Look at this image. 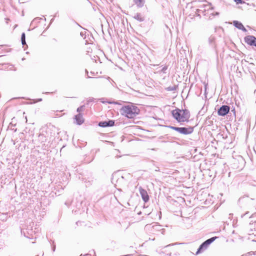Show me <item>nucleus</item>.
Segmentation results:
<instances>
[{"mask_svg": "<svg viewBox=\"0 0 256 256\" xmlns=\"http://www.w3.org/2000/svg\"><path fill=\"white\" fill-rule=\"evenodd\" d=\"M120 114L129 119H133L140 112V108L134 104L124 105L120 109Z\"/></svg>", "mask_w": 256, "mask_h": 256, "instance_id": "obj_1", "label": "nucleus"}, {"mask_svg": "<svg viewBox=\"0 0 256 256\" xmlns=\"http://www.w3.org/2000/svg\"><path fill=\"white\" fill-rule=\"evenodd\" d=\"M174 118L179 122H188L190 118L189 112L186 110L176 108L172 111Z\"/></svg>", "mask_w": 256, "mask_h": 256, "instance_id": "obj_2", "label": "nucleus"}, {"mask_svg": "<svg viewBox=\"0 0 256 256\" xmlns=\"http://www.w3.org/2000/svg\"><path fill=\"white\" fill-rule=\"evenodd\" d=\"M169 128L170 129H172L173 130H175L178 132H179L180 134H192L194 131V128L192 127H188V128H178V127H175L172 126H170Z\"/></svg>", "mask_w": 256, "mask_h": 256, "instance_id": "obj_3", "label": "nucleus"}, {"mask_svg": "<svg viewBox=\"0 0 256 256\" xmlns=\"http://www.w3.org/2000/svg\"><path fill=\"white\" fill-rule=\"evenodd\" d=\"M217 238L218 237L214 236L208 240H207L200 245L197 252V253L200 252L201 251L203 250H204L206 249L208 246L212 242H213L214 240H216Z\"/></svg>", "mask_w": 256, "mask_h": 256, "instance_id": "obj_4", "label": "nucleus"}, {"mask_svg": "<svg viewBox=\"0 0 256 256\" xmlns=\"http://www.w3.org/2000/svg\"><path fill=\"white\" fill-rule=\"evenodd\" d=\"M244 41L247 44L256 46V38L253 36H247L244 37Z\"/></svg>", "mask_w": 256, "mask_h": 256, "instance_id": "obj_5", "label": "nucleus"}, {"mask_svg": "<svg viewBox=\"0 0 256 256\" xmlns=\"http://www.w3.org/2000/svg\"><path fill=\"white\" fill-rule=\"evenodd\" d=\"M230 111V106L224 105L221 106L218 111V114L220 116H224L226 115Z\"/></svg>", "mask_w": 256, "mask_h": 256, "instance_id": "obj_6", "label": "nucleus"}, {"mask_svg": "<svg viewBox=\"0 0 256 256\" xmlns=\"http://www.w3.org/2000/svg\"><path fill=\"white\" fill-rule=\"evenodd\" d=\"M140 192L144 202H148L149 200V196L146 190L140 188Z\"/></svg>", "mask_w": 256, "mask_h": 256, "instance_id": "obj_7", "label": "nucleus"}, {"mask_svg": "<svg viewBox=\"0 0 256 256\" xmlns=\"http://www.w3.org/2000/svg\"><path fill=\"white\" fill-rule=\"evenodd\" d=\"M114 122L112 120H110L108 122H100L98 124V126L101 127L112 126L114 125Z\"/></svg>", "mask_w": 256, "mask_h": 256, "instance_id": "obj_8", "label": "nucleus"}, {"mask_svg": "<svg viewBox=\"0 0 256 256\" xmlns=\"http://www.w3.org/2000/svg\"><path fill=\"white\" fill-rule=\"evenodd\" d=\"M74 120L78 124H82L84 122V118L82 114H79L75 116Z\"/></svg>", "mask_w": 256, "mask_h": 256, "instance_id": "obj_9", "label": "nucleus"}, {"mask_svg": "<svg viewBox=\"0 0 256 256\" xmlns=\"http://www.w3.org/2000/svg\"><path fill=\"white\" fill-rule=\"evenodd\" d=\"M233 24L234 25L238 28L244 32L246 31V28L244 27V26L241 22L238 21H234Z\"/></svg>", "mask_w": 256, "mask_h": 256, "instance_id": "obj_10", "label": "nucleus"}, {"mask_svg": "<svg viewBox=\"0 0 256 256\" xmlns=\"http://www.w3.org/2000/svg\"><path fill=\"white\" fill-rule=\"evenodd\" d=\"M108 83H110V81L106 78H101L98 81V84L101 86H105Z\"/></svg>", "mask_w": 256, "mask_h": 256, "instance_id": "obj_11", "label": "nucleus"}, {"mask_svg": "<svg viewBox=\"0 0 256 256\" xmlns=\"http://www.w3.org/2000/svg\"><path fill=\"white\" fill-rule=\"evenodd\" d=\"M134 2L138 7H142L144 4V0H134Z\"/></svg>", "mask_w": 256, "mask_h": 256, "instance_id": "obj_12", "label": "nucleus"}, {"mask_svg": "<svg viewBox=\"0 0 256 256\" xmlns=\"http://www.w3.org/2000/svg\"><path fill=\"white\" fill-rule=\"evenodd\" d=\"M22 44H26L25 34L24 33H23L22 35Z\"/></svg>", "mask_w": 256, "mask_h": 256, "instance_id": "obj_13", "label": "nucleus"}, {"mask_svg": "<svg viewBox=\"0 0 256 256\" xmlns=\"http://www.w3.org/2000/svg\"><path fill=\"white\" fill-rule=\"evenodd\" d=\"M234 2L236 4H242L244 2L242 0H234Z\"/></svg>", "mask_w": 256, "mask_h": 256, "instance_id": "obj_14", "label": "nucleus"}, {"mask_svg": "<svg viewBox=\"0 0 256 256\" xmlns=\"http://www.w3.org/2000/svg\"><path fill=\"white\" fill-rule=\"evenodd\" d=\"M110 104H117L116 102H109Z\"/></svg>", "mask_w": 256, "mask_h": 256, "instance_id": "obj_15", "label": "nucleus"}, {"mask_svg": "<svg viewBox=\"0 0 256 256\" xmlns=\"http://www.w3.org/2000/svg\"><path fill=\"white\" fill-rule=\"evenodd\" d=\"M78 110V112L80 111V108H78V110Z\"/></svg>", "mask_w": 256, "mask_h": 256, "instance_id": "obj_16", "label": "nucleus"}]
</instances>
